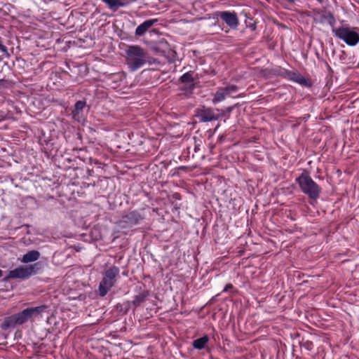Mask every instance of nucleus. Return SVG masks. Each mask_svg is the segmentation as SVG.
Wrapping results in <instances>:
<instances>
[{
    "mask_svg": "<svg viewBox=\"0 0 359 359\" xmlns=\"http://www.w3.org/2000/svg\"><path fill=\"white\" fill-rule=\"evenodd\" d=\"M225 23L232 29H236L238 25V19L235 13L229 11H218L216 14Z\"/></svg>",
    "mask_w": 359,
    "mask_h": 359,
    "instance_id": "9b49d317",
    "label": "nucleus"
},
{
    "mask_svg": "<svg viewBox=\"0 0 359 359\" xmlns=\"http://www.w3.org/2000/svg\"><path fill=\"white\" fill-rule=\"evenodd\" d=\"M332 32L348 46H353L359 42V34L348 27L332 28Z\"/></svg>",
    "mask_w": 359,
    "mask_h": 359,
    "instance_id": "423d86ee",
    "label": "nucleus"
},
{
    "mask_svg": "<svg viewBox=\"0 0 359 359\" xmlns=\"http://www.w3.org/2000/svg\"><path fill=\"white\" fill-rule=\"evenodd\" d=\"M196 116L201 122L216 121L219 118V115L215 114L214 109L205 107H203L201 109L197 110Z\"/></svg>",
    "mask_w": 359,
    "mask_h": 359,
    "instance_id": "9d476101",
    "label": "nucleus"
},
{
    "mask_svg": "<svg viewBox=\"0 0 359 359\" xmlns=\"http://www.w3.org/2000/svg\"><path fill=\"white\" fill-rule=\"evenodd\" d=\"M0 52L3 53L4 55H5L6 57H9L10 55L8 51V48L6 46H4L1 41V37L0 36Z\"/></svg>",
    "mask_w": 359,
    "mask_h": 359,
    "instance_id": "6ab92c4d",
    "label": "nucleus"
},
{
    "mask_svg": "<svg viewBox=\"0 0 359 359\" xmlns=\"http://www.w3.org/2000/svg\"><path fill=\"white\" fill-rule=\"evenodd\" d=\"M86 106V102L84 101H77L75 104L74 109L72 111L73 118L75 120H79L81 117V113L83 111V109H84Z\"/></svg>",
    "mask_w": 359,
    "mask_h": 359,
    "instance_id": "dca6fc26",
    "label": "nucleus"
},
{
    "mask_svg": "<svg viewBox=\"0 0 359 359\" xmlns=\"http://www.w3.org/2000/svg\"><path fill=\"white\" fill-rule=\"evenodd\" d=\"M149 295V292L148 290H144L140 293L134 297L133 300L132 301V304L135 308L140 306L143 302H144Z\"/></svg>",
    "mask_w": 359,
    "mask_h": 359,
    "instance_id": "f3484780",
    "label": "nucleus"
},
{
    "mask_svg": "<svg viewBox=\"0 0 359 359\" xmlns=\"http://www.w3.org/2000/svg\"><path fill=\"white\" fill-rule=\"evenodd\" d=\"M239 88L236 85H228L223 88H219L214 94L212 102L214 104L223 101L227 97H235Z\"/></svg>",
    "mask_w": 359,
    "mask_h": 359,
    "instance_id": "0eeeda50",
    "label": "nucleus"
},
{
    "mask_svg": "<svg viewBox=\"0 0 359 359\" xmlns=\"http://www.w3.org/2000/svg\"><path fill=\"white\" fill-rule=\"evenodd\" d=\"M313 20L319 24L327 23L332 27L336 23V20L332 13L323 11L320 9L314 11Z\"/></svg>",
    "mask_w": 359,
    "mask_h": 359,
    "instance_id": "6e6552de",
    "label": "nucleus"
},
{
    "mask_svg": "<svg viewBox=\"0 0 359 359\" xmlns=\"http://www.w3.org/2000/svg\"><path fill=\"white\" fill-rule=\"evenodd\" d=\"M231 110H232V107H228V108L226 109V111H227V112H231Z\"/></svg>",
    "mask_w": 359,
    "mask_h": 359,
    "instance_id": "4be33fe9",
    "label": "nucleus"
},
{
    "mask_svg": "<svg viewBox=\"0 0 359 359\" xmlns=\"http://www.w3.org/2000/svg\"><path fill=\"white\" fill-rule=\"evenodd\" d=\"M296 182L301 191L310 198L316 200L319 197L321 189L307 173H302Z\"/></svg>",
    "mask_w": 359,
    "mask_h": 359,
    "instance_id": "7ed1b4c3",
    "label": "nucleus"
},
{
    "mask_svg": "<svg viewBox=\"0 0 359 359\" xmlns=\"http://www.w3.org/2000/svg\"><path fill=\"white\" fill-rule=\"evenodd\" d=\"M3 276V271L0 269V278Z\"/></svg>",
    "mask_w": 359,
    "mask_h": 359,
    "instance_id": "5701e85b",
    "label": "nucleus"
},
{
    "mask_svg": "<svg viewBox=\"0 0 359 359\" xmlns=\"http://www.w3.org/2000/svg\"><path fill=\"white\" fill-rule=\"evenodd\" d=\"M106 4L107 8L114 12H116L119 8L126 7L129 5L133 0H101Z\"/></svg>",
    "mask_w": 359,
    "mask_h": 359,
    "instance_id": "f8f14e48",
    "label": "nucleus"
},
{
    "mask_svg": "<svg viewBox=\"0 0 359 359\" xmlns=\"http://www.w3.org/2000/svg\"><path fill=\"white\" fill-rule=\"evenodd\" d=\"M39 257L40 252L38 250H31L22 256L21 262L23 263L32 262L39 259Z\"/></svg>",
    "mask_w": 359,
    "mask_h": 359,
    "instance_id": "2eb2a0df",
    "label": "nucleus"
},
{
    "mask_svg": "<svg viewBox=\"0 0 359 359\" xmlns=\"http://www.w3.org/2000/svg\"><path fill=\"white\" fill-rule=\"evenodd\" d=\"M196 150H198V147H195V151H196Z\"/></svg>",
    "mask_w": 359,
    "mask_h": 359,
    "instance_id": "b1692460",
    "label": "nucleus"
},
{
    "mask_svg": "<svg viewBox=\"0 0 359 359\" xmlns=\"http://www.w3.org/2000/svg\"><path fill=\"white\" fill-rule=\"evenodd\" d=\"M39 263H34L33 264L20 266L8 272L6 278L7 279H27L32 274H35L39 270Z\"/></svg>",
    "mask_w": 359,
    "mask_h": 359,
    "instance_id": "39448f33",
    "label": "nucleus"
},
{
    "mask_svg": "<svg viewBox=\"0 0 359 359\" xmlns=\"http://www.w3.org/2000/svg\"><path fill=\"white\" fill-rule=\"evenodd\" d=\"M233 288V285L231 284H228L225 286L223 290V292H228L229 290Z\"/></svg>",
    "mask_w": 359,
    "mask_h": 359,
    "instance_id": "412c9836",
    "label": "nucleus"
},
{
    "mask_svg": "<svg viewBox=\"0 0 359 359\" xmlns=\"http://www.w3.org/2000/svg\"><path fill=\"white\" fill-rule=\"evenodd\" d=\"M126 64L129 69L135 72L144 65L148 63L153 65L156 62V59L151 57L148 52L140 46H129L126 50Z\"/></svg>",
    "mask_w": 359,
    "mask_h": 359,
    "instance_id": "f03ea898",
    "label": "nucleus"
},
{
    "mask_svg": "<svg viewBox=\"0 0 359 359\" xmlns=\"http://www.w3.org/2000/svg\"><path fill=\"white\" fill-rule=\"evenodd\" d=\"M142 219V217L138 212L133 211L122 217L119 225L122 228H126L139 224Z\"/></svg>",
    "mask_w": 359,
    "mask_h": 359,
    "instance_id": "1a4fd4ad",
    "label": "nucleus"
},
{
    "mask_svg": "<svg viewBox=\"0 0 359 359\" xmlns=\"http://www.w3.org/2000/svg\"><path fill=\"white\" fill-rule=\"evenodd\" d=\"M294 75H295V77H294L292 79L294 81H297V83H299L300 84H303L306 82V79L301 75H299V74H294Z\"/></svg>",
    "mask_w": 359,
    "mask_h": 359,
    "instance_id": "aec40b11",
    "label": "nucleus"
},
{
    "mask_svg": "<svg viewBox=\"0 0 359 359\" xmlns=\"http://www.w3.org/2000/svg\"><path fill=\"white\" fill-rule=\"evenodd\" d=\"M194 72L192 71H189L184 74L180 78V81L187 85L186 89L191 91L195 88L194 83Z\"/></svg>",
    "mask_w": 359,
    "mask_h": 359,
    "instance_id": "4468645a",
    "label": "nucleus"
},
{
    "mask_svg": "<svg viewBox=\"0 0 359 359\" xmlns=\"http://www.w3.org/2000/svg\"><path fill=\"white\" fill-rule=\"evenodd\" d=\"M209 341V337L204 335L203 337L193 341L192 346L194 348L201 350L204 348Z\"/></svg>",
    "mask_w": 359,
    "mask_h": 359,
    "instance_id": "a211bd4d",
    "label": "nucleus"
},
{
    "mask_svg": "<svg viewBox=\"0 0 359 359\" xmlns=\"http://www.w3.org/2000/svg\"><path fill=\"white\" fill-rule=\"evenodd\" d=\"M119 271L118 267L116 266H112L104 271L98 287L99 294L101 297H104L115 285Z\"/></svg>",
    "mask_w": 359,
    "mask_h": 359,
    "instance_id": "20e7f679",
    "label": "nucleus"
},
{
    "mask_svg": "<svg viewBox=\"0 0 359 359\" xmlns=\"http://www.w3.org/2000/svg\"><path fill=\"white\" fill-rule=\"evenodd\" d=\"M157 21V19H150L144 21L136 28L135 35L138 36H143Z\"/></svg>",
    "mask_w": 359,
    "mask_h": 359,
    "instance_id": "ddd939ff",
    "label": "nucleus"
},
{
    "mask_svg": "<svg viewBox=\"0 0 359 359\" xmlns=\"http://www.w3.org/2000/svg\"><path fill=\"white\" fill-rule=\"evenodd\" d=\"M46 309L47 306L45 305L23 309L21 312L4 318L1 328L3 330H7L11 328L13 329L17 326H20L33 318L40 316Z\"/></svg>",
    "mask_w": 359,
    "mask_h": 359,
    "instance_id": "f257e3e1",
    "label": "nucleus"
}]
</instances>
